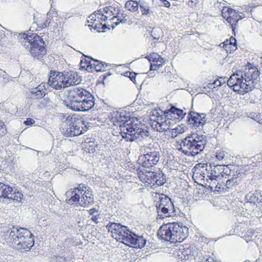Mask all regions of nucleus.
Here are the masks:
<instances>
[{"label":"nucleus","mask_w":262,"mask_h":262,"mask_svg":"<svg viewBox=\"0 0 262 262\" xmlns=\"http://www.w3.org/2000/svg\"><path fill=\"white\" fill-rule=\"evenodd\" d=\"M213 90V84L209 83L206 86L201 88L200 91L202 93L206 94Z\"/></svg>","instance_id":"39"},{"label":"nucleus","mask_w":262,"mask_h":262,"mask_svg":"<svg viewBox=\"0 0 262 262\" xmlns=\"http://www.w3.org/2000/svg\"><path fill=\"white\" fill-rule=\"evenodd\" d=\"M23 198V194L16 191V189H13V192L11 193L10 197H9V201H16L17 202H20Z\"/></svg>","instance_id":"31"},{"label":"nucleus","mask_w":262,"mask_h":262,"mask_svg":"<svg viewBox=\"0 0 262 262\" xmlns=\"http://www.w3.org/2000/svg\"><path fill=\"white\" fill-rule=\"evenodd\" d=\"M257 6V5L256 4H255L254 3H251L249 5V7L250 8H255Z\"/></svg>","instance_id":"63"},{"label":"nucleus","mask_w":262,"mask_h":262,"mask_svg":"<svg viewBox=\"0 0 262 262\" xmlns=\"http://www.w3.org/2000/svg\"><path fill=\"white\" fill-rule=\"evenodd\" d=\"M51 222V219L49 218L47 219H43L42 221V222H41V224L42 226H47L49 225V224H50Z\"/></svg>","instance_id":"53"},{"label":"nucleus","mask_w":262,"mask_h":262,"mask_svg":"<svg viewBox=\"0 0 262 262\" xmlns=\"http://www.w3.org/2000/svg\"><path fill=\"white\" fill-rule=\"evenodd\" d=\"M161 1V0H160ZM162 2H163V6L166 7H169L170 6V3L167 1V0H162Z\"/></svg>","instance_id":"56"},{"label":"nucleus","mask_w":262,"mask_h":262,"mask_svg":"<svg viewBox=\"0 0 262 262\" xmlns=\"http://www.w3.org/2000/svg\"><path fill=\"white\" fill-rule=\"evenodd\" d=\"M86 57L88 58V59H85L84 60L83 59L81 60V68L84 69L85 70L90 72V68L91 66H89L90 64H89V62H91L92 61L93 58L89 56H86Z\"/></svg>","instance_id":"32"},{"label":"nucleus","mask_w":262,"mask_h":262,"mask_svg":"<svg viewBox=\"0 0 262 262\" xmlns=\"http://www.w3.org/2000/svg\"><path fill=\"white\" fill-rule=\"evenodd\" d=\"M164 121H162V116H156L153 114L150 118L151 120H154L156 122V124H152V126L155 125L154 128L159 132H167L170 129V126L172 124L170 117H167Z\"/></svg>","instance_id":"13"},{"label":"nucleus","mask_w":262,"mask_h":262,"mask_svg":"<svg viewBox=\"0 0 262 262\" xmlns=\"http://www.w3.org/2000/svg\"><path fill=\"white\" fill-rule=\"evenodd\" d=\"M126 76L128 77L130 79L135 83H136V74L134 72H126Z\"/></svg>","instance_id":"47"},{"label":"nucleus","mask_w":262,"mask_h":262,"mask_svg":"<svg viewBox=\"0 0 262 262\" xmlns=\"http://www.w3.org/2000/svg\"><path fill=\"white\" fill-rule=\"evenodd\" d=\"M157 63H159L160 64V66H162V65L165 62V60L163 58H162L161 56H159V59L156 62Z\"/></svg>","instance_id":"55"},{"label":"nucleus","mask_w":262,"mask_h":262,"mask_svg":"<svg viewBox=\"0 0 262 262\" xmlns=\"http://www.w3.org/2000/svg\"><path fill=\"white\" fill-rule=\"evenodd\" d=\"M106 228L108 229V231L112 230L117 231V232H123V234H125V232L130 231V230L128 229L127 227L115 223H110L106 226Z\"/></svg>","instance_id":"26"},{"label":"nucleus","mask_w":262,"mask_h":262,"mask_svg":"<svg viewBox=\"0 0 262 262\" xmlns=\"http://www.w3.org/2000/svg\"><path fill=\"white\" fill-rule=\"evenodd\" d=\"M110 119L113 125L119 127L120 134L127 141L133 142L149 135L148 132L141 127L140 122L135 121L125 111L114 112L111 114Z\"/></svg>","instance_id":"1"},{"label":"nucleus","mask_w":262,"mask_h":262,"mask_svg":"<svg viewBox=\"0 0 262 262\" xmlns=\"http://www.w3.org/2000/svg\"><path fill=\"white\" fill-rule=\"evenodd\" d=\"M146 173H147L146 175H145L147 177H150L151 179L155 182V180L158 178V176L155 174L154 172H152L149 170H145Z\"/></svg>","instance_id":"43"},{"label":"nucleus","mask_w":262,"mask_h":262,"mask_svg":"<svg viewBox=\"0 0 262 262\" xmlns=\"http://www.w3.org/2000/svg\"><path fill=\"white\" fill-rule=\"evenodd\" d=\"M226 154L224 151H217L216 153V158L217 160H222L225 157Z\"/></svg>","instance_id":"45"},{"label":"nucleus","mask_w":262,"mask_h":262,"mask_svg":"<svg viewBox=\"0 0 262 262\" xmlns=\"http://www.w3.org/2000/svg\"><path fill=\"white\" fill-rule=\"evenodd\" d=\"M162 176L159 177V179H156L155 183L158 186H162L166 182V176L165 175L162 173Z\"/></svg>","instance_id":"40"},{"label":"nucleus","mask_w":262,"mask_h":262,"mask_svg":"<svg viewBox=\"0 0 262 262\" xmlns=\"http://www.w3.org/2000/svg\"><path fill=\"white\" fill-rule=\"evenodd\" d=\"M112 8H110V7H106L105 8V14L102 17V21H106L107 20V19L111 17L112 15H113V12H112Z\"/></svg>","instance_id":"36"},{"label":"nucleus","mask_w":262,"mask_h":262,"mask_svg":"<svg viewBox=\"0 0 262 262\" xmlns=\"http://www.w3.org/2000/svg\"><path fill=\"white\" fill-rule=\"evenodd\" d=\"M89 66H91L90 68V72L95 71L96 72H101L106 70V68L107 65L105 63H103L99 60H96L93 58L92 61L89 62Z\"/></svg>","instance_id":"21"},{"label":"nucleus","mask_w":262,"mask_h":262,"mask_svg":"<svg viewBox=\"0 0 262 262\" xmlns=\"http://www.w3.org/2000/svg\"><path fill=\"white\" fill-rule=\"evenodd\" d=\"M188 228L182 224L168 223L162 225L157 232L161 239L172 243L183 242L188 235Z\"/></svg>","instance_id":"4"},{"label":"nucleus","mask_w":262,"mask_h":262,"mask_svg":"<svg viewBox=\"0 0 262 262\" xmlns=\"http://www.w3.org/2000/svg\"><path fill=\"white\" fill-rule=\"evenodd\" d=\"M236 40L235 38L232 37L230 39L229 41V45H232L233 46V48H236Z\"/></svg>","instance_id":"54"},{"label":"nucleus","mask_w":262,"mask_h":262,"mask_svg":"<svg viewBox=\"0 0 262 262\" xmlns=\"http://www.w3.org/2000/svg\"><path fill=\"white\" fill-rule=\"evenodd\" d=\"M198 2V0H189L188 2V5L190 7L193 8L196 6Z\"/></svg>","instance_id":"52"},{"label":"nucleus","mask_w":262,"mask_h":262,"mask_svg":"<svg viewBox=\"0 0 262 262\" xmlns=\"http://www.w3.org/2000/svg\"><path fill=\"white\" fill-rule=\"evenodd\" d=\"M78 192L81 194L82 198L80 200L81 206L86 207L94 204V199L91 189L85 186V188L82 189V192H79V191H78Z\"/></svg>","instance_id":"16"},{"label":"nucleus","mask_w":262,"mask_h":262,"mask_svg":"<svg viewBox=\"0 0 262 262\" xmlns=\"http://www.w3.org/2000/svg\"><path fill=\"white\" fill-rule=\"evenodd\" d=\"M159 56L160 55L158 54L152 53L148 56V57H146V58H148L150 62L152 61V62H156L159 59Z\"/></svg>","instance_id":"41"},{"label":"nucleus","mask_w":262,"mask_h":262,"mask_svg":"<svg viewBox=\"0 0 262 262\" xmlns=\"http://www.w3.org/2000/svg\"><path fill=\"white\" fill-rule=\"evenodd\" d=\"M224 172L222 173V177H224L225 176H230L231 173V170L228 167V166H224Z\"/></svg>","instance_id":"46"},{"label":"nucleus","mask_w":262,"mask_h":262,"mask_svg":"<svg viewBox=\"0 0 262 262\" xmlns=\"http://www.w3.org/2000/svg\"><path fill=\"white\" fill-rule=\"evenodd\" d=\"M81 81L80 76L76 72L51 71L48 83L54 89L60 90L71 85H77Z\"/></svg>","instance_id":"5"},{"label":"nucleus","mask_w":262,"mask_h":262,"mask_svg":"<svg viewBox=\"0 0 262 262\" xmlns=\"http://www.w3.org/2000/svg\"><path fill=\"white\" fill-rule=\"evenodd\" d=\"M248 117L255 120L259 123H262V115H261L259 113L257 114L254 112H251L248 115Z\"/></svg>","instance_id":"35"},{"label":"nucleus","mask_w":262,"mask_h":262,"mask_svg":"<svg viewBox=\"0 0 262 262\" xmlns=\"http://www.w3.org/2000/svg\"><path fill=\"white\" fill-rule=\"evenodd\" d=\"M139 7L143 15L150 17L154 15L153 11L150 8L149 4L147 2L140 0Z\"/></svg>","instance_id":"24"},{"label":"nucleus","mask_w":262,"mask_h":262,"mask_svg":"<svg viewBox=\"0 0 262 262\" xmlns=\"http://www.w3.org/2000/svg\"><path fill=\"white\" fill-rule=\"evenodd\" d=\"M142 151L144 154L139 157L138 162L143 167L149 169L159 162L160 158L159 151L145 146L142 147Z\"/></svg>","instance_id":"10"},{"label":"nucleus","mask_w":262,"mask_h":262,"mask_svg":"<svg viewBox=\"0 0 262 262\" xmlns=\"http://www.w3.org/2000/svg\"><path fill=\"white\" fill-rule=\"evenodd\" d=\"M7 134L6 125L4 122L0 121V137H3Z\"/></svg>","instance_id":"42"},{"label":"nucleus","mask_w":262,"mask_h":262,"mask_svg":"<svg viewBox=\"0 0 262 262\" xmlns=\"http://www.w3.org/2000/svg\"><path fill=\"white\" fill-rule=\"evenodd\" d=\"M90 94H91L89 92L83 88H75L68 90V99L69 100L74 99H78L88 97Z\"/></svg>","instance_id":"17"},{"label":"nucleus","mask_w":262,"mask_h":262,"mask_svg":"<svg viewBox=\"0 0 262 262\" xmlns=\"http://www.w3.org/2000/svg\"><path fill=\"white\" fill-rule=\"evenodd\" d=\"M246 200L247 202L255 204L256 203L262 202V194L260 192L255 191L254 193H249L246 196Z\"/></svg>","instance_id":"22"},{"label":"nucleus","mask_w":262,"mask_h":262,"mask_svg":"<svg viewBox=\"0 0 262 262\" xmlns=\"http://www.w3.org/2000/svg\"><path fill=\"white\" fill-rule=\"evenodd\" d=\"M226 81L221 82L220 80H216L211 84H213V89L221 86L223 83H225Z\"/></svg>","instance_id":"48"},{"label":"nucleus","mask_w":262,"mask_h":262,"mask_svg":"<svg viewBox=\"0 0 262 262\" xmlns=\"http://www.w3.org/2000/svg\"><path fill=\"white\" fill-rule=\"evenodd\" d=\"M117 18L119 21L115 23L116 26H118L120 23H127L128 17L126 13H121L120 16L119 15V17Z\"/></svg>","instance_id":"34"},{"label":"nucleus","mask_w":262,"mask_h":262,"mask_svg":"<svg viewBox=\"0 0 262 262\" xmlns=\"http://www.w3.org/2000/svg\"><path fill=\"white\" fill-rule=\"evenodd\" d=\"M244 17H245L244 14L243 13L239 12L238 11V15H237L238 21L239 20H241L242 19H243V18H244Z\"/></svg>","instance_id":"59"},{"label":"nucleus","mask_w":262,"mask_h":262,"mask_svg":"<svg viewBox=\"0 0 262 262\" xmlns=\"http://www.w3.org/2000/svg\"><path fill=\"white\" fill-rule=\"evenodd\" d=\"M139 1H134L133 0H129L126 2L125 7V8L131 12H136L139 9Z\"/></svg>","instance_id":"30"},{"label":"nucleus","mask_w":262,"mask_h":262,"mask_svg":"<svg viewBox=\"0 0 262 262\" xmlns=\"http://www.w3.org/2000/svg\"><path fill=\"white\" fill-rule=\"evenodd\" d=\"M237 15L238 11L234 9L230 10V15L228 16L227 19V22L231 25L233 32H235L236 29L237 23H238Z\"/></svg>","instance_id":"25"},{"label":"nucleus","mask_w":262,"mask_h":262,"mask_svg":"<svg viewBox=\"0 0 262 262\" xmlns=\"http://www.w3.org/2000/svg\"><path fill=\"white\" fill-rule=\"evenodd\" d=\"M185 132V127L182 125H179L177 127L172 129V137H176L179 134H182Z\"/></svg>","instance_id":"33"},{"label":"nucleus","mask_w":262,"mask_h":262,"mask_svg":"<svg viewBox=\"0 0 262 262\" xmlns=\"http://www.w3.org/2000/svg\"><path fill=\"white\" fill-rule=\"evenodd\" d=\"M260 72L254 66L245 68V70L237 71L232 74L227 81L229 86L240 95L251 91L258 83Z\"/></svg>","instance_id":"2"},{"label":"nucleus","mask_w":262,"mask_h":262,"mask_svg":"<svg viewBox=\"0 0 262 262\" xmlns=\"http://www.w3.org/2000/svg\"><path fill=\"white\" fill-rule=\"evenodd\" d=\"M233 10V9L224 7L222 10V16L227 20L228 18V16L230 15V10Z\"/></svg>","instance_id":"37"},{"label":"nucleus","mask_w":262,"mask_h":262,"mask_svg":"<svg viewBox=\"0 0 262 262\" xmlns=\"http://www.w3.org/2000/svg\"><path fill=\"white\" fill-rule=\"evenodd\" d=\"M35 123V120L31 118H27V120L24 122V124L27 125H31L34 124Z\"/></svg>","instance_id":"51"},{"label":"nucleus","mask_w":262,"mask_h":262,"mask_svg":"<svg viewBox=\"0 0 262 262\" xmlns=\"http://www.w3.org/2000/svg\"><path fill=\"white\" fill-rule=\"evenodd\" d=\"M212 184V186L215 185L216 188H218L219 189L221 188L222 185L220 184L217 183V185H216L215 181H213V182H211V184ZM213 186H211V188H212Z\"/></svg>","instance_id":"60"},{"label":"nucleus","mask_w":262,"mask_h":262,"mask_svg":"<svg viewBox=\"0 0 262 262\" xmlns=\"http://www.w3.org/2000/svg\"><path fill=\"white\" fill-rule=\"evenodd\" d=\"M51 13H48L47 14V19L45 23H43V27H49L51 24Z\"/></svg>","instance_id":"50"},{"label":"nucleus","mask_w":262,"mask_h":262,"mask_svg":"<svg viewBox=\"0 0 262 262\" xmlns=\"http://www.w3.org/2000/svg\"><path fill=\"white\" fill-rule=\"evenodd\" d=\"M154 3H156L157 5L160 6H163V2L160 1V0H153Z\"/></svg>","instance_id":"61"},{"label":"nucleus","mask_w":262,"mask_h":262,"mask_svg":"<svg viewBox=\"0 0 262 262\" xmlns=\"http://www.w3.org/2000/svg\"><path fill=\"white\" fill-rule=\"evenodd\" d=\"M45 85V83H41L37 87L32 88L29 93L30 98L35 99L43 98L46 94Z\"/></svg>","instance_id":"18"},{"label":"nucleus","mask_w":262,"mask_h":262,"mask_svg":"<svg viewBox=\"0 0 262 262\" xmlns=\"http://www.w3.org/2000/svg\"><path fill=\"white\" fill-rule=\"evenodd\" d=\"M164 115L166 117H170L176 118V116H177V118H181L182 119L184 118L186 113H184L182 110L177 108L174 106H171L169 110L164 111Z\"/></svg>","instance_id":"20"},{"label":"nucleus","mask_w":262,"mask_h":262,"mask_svg":"<svg viewBox=\"0 0 262 262\" xmlns=\"http://www.w3.org/2000/svg\"><path fill=\"white\" fill-rule=\"evenodd\" d=\"M163 32L161 28L159 27L154 28L150 32V36L152 38V40H155V41L153 42L154 45L151 43L152 46H156V41L161 40L163 37Z\"/></svg>","instance_id":"28"},{"label":"nucleus","mask_w":262,"mask_h":262,"mask_svg":"<svg viewBox=\"0 0 262 262\" xmlns=\"http://www.w3.org/2000/svg\"><path fill=\"white\" fill-rule=\"evenodd\" d=\"M206 142L205 136L191 134L177 143L180 146L179 151L186 156L194 157L204 150Z\"/></svg>","instance_id":"6"},{"label":"nucleus","mask_w":262,"mask_h":262,"mask_svg":"<svg viewBox=\"0 0 262 262\" xmlns=\"http://www.w3.org/2000/svg\"><path fill=\"white\" fill-rule=\"evenodd\" d=\"M249 5L248 6H245L244 8H243V9H245L246 12H249Z\"/></svg>","instance_id":"64"},{"label":"nucleus","mask_w":262,"mask_h":262,"mask_svg":"<svg viewBox=\"0 0 262 262\" xmlns=\"http://www.w3.org/2000/svg\"><path fill=\"white\" fill-rule=\"evenodd\" d=\"M99 217V215H94V216H92V217L91 218V220L93 221H94L95 223H98L99 222V221H98Z\"/></svg>","instance_id":"58"},{"label":"nucleus","mask_w":262,"mask_h":262,"mask_svg":"<svg viewBox=\"0 0 262 262\" xmlns=\"http://www.w3.org/2000/svg\"><path fill=\"white\" fill-rule=\"evenodd\" d=\"M88 124L82 117L73 115L70 119L62 122L60 130L62 134L66 137L78 136L87 130L90 126H87Z\"/></svg>","instance_id":"8"},{"label":"nucleus","mask_w":262,"mask_h":262,"mask_svg":"<svg viewBox=\"0 0 262 262\" xmlns=\"http://www.w3.org/2000/svg\"><path fill=\"white\" fill-rule=\"evenodd\" d=\"M161 66H160V64L157 62H151L150 63V70L156 71L159 69Z\"/></svg>","instance_id":"49"},{"label":"nucleus","mask_w":262,"mask_h":262,"mask_svg":"<svg viewBox=\"0 0 262 262\" xmlns=\"http://www.w3.org/2000/svg\"><path fill=\"white\" fill-rule=\"evenodd\" d=\"M206 115L190 112L187 116V121L191 127H198L203 126L206 122Z\"/></svg>","instance_id":"14"},{"label":"nucleus","mask_w":262,"mask_h":262,"mask_svg":"<svg viewBox=\"0 0 262 262\" xmlns=\"http://www.w3.org/2000/svg\"><path fill=\"white\" fill-rule=\"evenodd\" d=\"M146 243V239L143 236H138L134 233H131L129 237L126 239V245H130L135 248H143Z\"/></svg>","instance_id":"15"},{"label":"nucleus","mask_w":262,"mask_h":262,"mask_svg":"<svg viewBox=\"0 0 262 262\" xmlns=\"http://www.w3.org/2000/svg\"><path fill=\"white\" fill-rule=\"evenodd\" d=\"M158 195V198L157 197L158 200L156 201L157 219H163L176 215V210L171 199L163 194Z\"/></svg>","instance_id":"9"},{"label":"nucleus","mask_w":262,"mask_h":262,"mask_svg":"<svg viewBox=\"0 0 262 262\" xmlns=\"http://www.w3.org/2000/svg\"><path fill=\"white\" fill-rule=\"evenodd\" d=\"M19 37L21 45L33 57L39 59L45 54L46 50L44 46L45 42L40 36L36 34L28 35L23 33L20 34Z\"/></svg>","instance_id":"7"},{"label":"nucleus","mask_w":262,"mask_h":262,"mask_svg":"<svg viewBox=\"0 0 262 262\" xmlns=\"http://www.w3.org/2000/svg\"><path fill=\"white\" fill-rule=\"evenodd\" d=\"M110 8H112V12H113V15H114L111 19L114 20L115 18H117L119 17V15L120 12V8L118 7H114V6H109Z\"/></svg>","instance_id":"38"},{"label":"nucleus","mask_w":262,"mask_h":262,"mask_svg":"<svg viewBox=\"0 0 262 262\" xmlns=\"http://www.w3.org/2000/svg\"><path fill=\"white\" fill-rule=\"evenodd\" d=\"M83 188H85V185L83 184H80L78 185V187L74 189H71L68 191L66 193L67 197L66 199L67 202L71 205L76 204L81 206L80 200L82 197L81 194H80L78 191H79V192H82V189Z\"/></svg>","instance_id":"12"},{"label":"nucleus","mask_w":262,"mask_h":262,"mask_svg":"<svg viewBox=\"0 0 262 262\" xmlns=\"http://www.w3.org/2000/svg\"><path fill=\"white\" fill-rule=\"evenodd\" d=\"M94 97L90 94L88 97L78 99H71L66 101V106L70 109L77 112H85L94 105Z\"/></svg>","instance_id":"11"},{"label":"nucleus","mask_w":262,"mask_h":262,"mask_svg":"<svg viewBox=\"0 0 262 262\" xmlns=\"http://www.w3.org/2000/svg\"><path fill=\"white\" fill-rule=\"evenodd\" d=\"M98 210L96 208H92L89 210V213L91 215L94 214L96 212H97Z\"/></svg>","instance_id":"62"},{"label":"nucleus","mask_w":262,"mask_h":262,"mask_svg":"<svg viewBox=\"0 0 262 262\" xmlns=\"http://www.w3.org/2000/svg\"><path fill=\"white\" fill-rule=\"evenodd\" d=\"M224 165H217L214 166V167L211 170L210 175L208 176L209 179H207V182L209 184H211L213 181H215L220 174L222 175L223 172H224Z\"/></svg>","instance_id":"19"},{"label":"nucleus","mask_w":262,"mask_h":262,"mask_svg":"<svg viewBox=\"0 0 262 262\" xmlns=\"http://www.w3.org/2000/svg\"><path fill=\"white\" fill-rule=\"evenodd\" d=\"M239 182L240 179L238 177L232 176L231 178L228 179L226 181V184L225 185V190L227 191L228 190L232 188L233 187L236 186L239 183ZM223 189H224V188H223Z\"/></svg>","instance_id":"29"},{"label":"nucleus","mask_w":262,"mask_h":262,"mask_svg":"<svg viewBox=\"0 0 262 262\" xmlns=\"http://www.w3.org/2000/svg\"><path fill=\"white\" fill-rule=\"evenodd\" d=\"M13 192V188L10 186L0 182V198H7L9 200V197Z\"/></svg>","instance_id":"23"},{"label":"nucleus","mask_w":262,"mask_h":262,"mask_svg":"<svg viewBox=\"0 0 262 262\" xmlns=\"http://www.w3.org/2000/svg\"><path fill=\"white\" fill-rule=\"evenodd\" d=\"M105 8L100 9L99 10L95 12V15H97L98 18H100L102 20V17L105 14Z\"/></svg>","instance_id":"44"},{"label":"nucleus","mask_w":262,"mask_h":262,"mask_svg":"<svg viewBox=\"0 0 262 262\" xmlns=\"http://www.w3.org/2000/svg\"><path fill=\"white\" fill-rule=\"evenodd\" d=\"M2 78H3L4 82L8 81L9 80L6 72H3Z\"/></svg>","instance_id":"57"},{"label":"nucleus","mask_w":262,"mask_h":262,"mask_svg":"<svg viewBox=\"0 0 262 262\" xmlns=\"http://www.w3.org/2000/svg\"><path fill=\"white\" fill-rule=\"evenodd\" d=\"M4 239L9 246L20 252L30 250L34 245L33 234L27 228L13 226L5 233Z\"/></svg>","instance_id":"3"},{"label":"nucleus","mask_w":262,"mask_h":262,"mask_svg":"<svg viewBox=\"0 0 262 262\" xmlns=\"http://www.w3.org/2000/svg\"><path fill=\"white\" fill-rule=\"evenodd\" d=\"M110 231L112 233V236L116 239L117 241H120L121 242L126 244V239L129 237L130 234H131L132 231L129 232H125V234H123V232H117V231L111 230Z\"/></svg>","instance_id":"27"}]
</instances>
